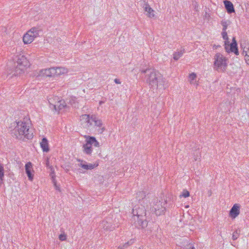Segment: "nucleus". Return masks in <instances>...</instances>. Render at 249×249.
Returning a JSON list of instances; mask_svg holds the SVG:
<instances>
[{"label":"nucleus","mask_w":249,"mask_h":249,"mask_svg":"<svg viewBox=\"0 0 249 249\" xmlns=\"http://www.w3.org/2000/svg\"><path fill=\"white\" fill-rule=\"evenodd\" d=\"M142 72L146 73L145 80L150 88L154 89L164 88L165 81L162 75L154 69H147Z\"/></svg>","instance_id":"obj_1"},{"label":"nucleus","mask_w":249,"mask_h":249,"mask_svg":"<svg viewBox=\"0 0 249 249\" xmlns=\"http://www.w3.org/2000/svg\"><path fill=\"white\" fill-rule=\"evenodd\" d=\"M16 126L12 131L13 137L16 139L24 141L30 140L33 137V133L29 129V123L24 122H16Z\"/></svg>","instance_id":"obj_2"},{"label":"nucleus","mask_w":249,"mask_h":249,"mask_svg":"<svg viewBox=\"0 0 249 249\" xmlns=\"http://www.w3.org/2000/svg\"><path fill=\"white\" fill-rule=\"evenodd\" d=\"M133 216L131 219V223L138 228H144L147 226V222L145 219L146 211L142 205L135 206L132 209Z\"/></svg>","instance_id":"obj_3"},{"label":"nucleus","mask_w":249,"mask_h":249,"mask_svg":"<svg viewBox=\"0 0 249 249\" xmlns=\"http://www.w3.org/2000/svg\"><path fill=\"white\" fill-rule=\"evenodd\" d=\"M16 62H15V72L14 75L20 74L29 66V62L27 58L21 54L16 56Z\"/></svg>","instance_id":"obj_4"},{"label":"nucleus","mask_w":249,"mask_h":249,"mask_svg":"<svg viewBox=\"0 0 249 249\" xmlns=\"http://www.w3.org/2000/svg\"><path fill=\"white\" fill-rule=\"evenodd\" d=\"M86 143L83 144V152L87 155H91L92 152V146L98 147H99V143L94 137L89 136H85Z\"/></svg>","instance_id":"obj_5"},{"label":"nucleus","mask_w":249,"mask_h":249,"mask_svg":"<svg viewBox=\"0 0 249 249\" xmlns=\"http://www.w3.org/2000/svg\"><path fill=\"white\" fill-rule=\"evenodd\" d=\"M41 32V29L38 27H33L29 30L23 36V41L24 44H30L34 39L39 36Z\"/></svg>","instance_id":"obj_6"},{"label":"nucleus","mask_w":249,"mask_h":249,"mask_svg":"<svg viewBox=\"0 0 249 249\" xmlns=\"http://www.w3.org/2000/svg\"><path fill=\"white\" fill-rule=\"evenodd\" d=\"M214 66L215 70L218 71H224L227 67L226 59L220 53L214 56Z\"/></svg>","instance_id":"obj_7"},{"label":"nucleus","mask_w":249,"mask_h":249,"mask_svg":"<svg viewBox=\"0 0 249 249\" xmlns=\"http://www.w3.org/2000/svg\"><path fill=\"white\" fill-rule=\"evenodd\" d=\"M165 204V201L161 202L160 200L159 201L158 199H156L154 202V205L151 209V212L155 213L157 215H160L164 213L165 210L164 207Z\"/></svg>","instance_id":"obj_8"},{"label":"nucleus","mask_w":249,"mask_h":249,"mask_svg":"<svg viewBox=\"0 0 249 249\" xmlns=\"http://www.w3.org/2000/svg\"><path fill=\"white\" fill-rule=\"evenodd\" d=\"M80 121L81 124L86 128H89L92 125L93 122L91 120V116L89 115L83 114L80 116Z\"/></svg>","instance_id":"obj_9"},{"label":"nucleus","mask_w":249,"mask_h":249,"mask_svg":"<svg viewBox=\"0 0 249 249\" xmlns=\"http://www.w3.org/2000/svg\"><path fill=\"white\" fill-rule=\"evenodd\" d=\"M54 71V67L42 69L39 71V75L48 77L55 76V71Z\"/></svg>","instance_id":"obj_10"},{"label":"nucleus","mask_w":249,"mask_h":249,"mask_svg":"<svg viewBox=\"0 0 249 249\" xmlns=\"http://www.w3.org/2000/svg\"><path fill=\"white\" fill-rule=\"evenodd\" d=\"M79 162H80V163L78 164V165L81 167L82 168L86 170H91L94 169L95 167H97L98 164H91L89 163L87 164V162L85 161H83L81 160H77Z\"/></svg>","instance_id":"obj_11"},{"label":"nucleus","mask_w":249,"mask_h":249,"mask_svg":"<svg viewBox=\"0 0 249 249\" xmlns=\"http://www.w3.org/2000/svg\"><path fill=\"white\" fill-rule=\"evenodd\" d=\"M240 213V206L238 204H235L230 211V215L232 218L236 217Z\"/></svg>","instance_id":"obj_12"},{"label":"nucleus","mask_w":249,"mask_h":249,"mask_svg":"<svg viewBox=\"0 0 249 249\" xmlns=\"http://www.w3.org/2000/svg\"><path fill=\"white\" fill-rule=\"evenodd\" d=\"M25 172L29 180L32 181L34 178V175L32 173L33 170L32 164L31 162H27L25 166Z\"/></svg>","instance_id":"obj_13"},{"label":"nucleus","mask_w":249,"mask_h":249,"mask_svg":"<svg viewBox=\"0 0 249 249\" xmlns=\"http://www.w3.org/2000/svg\"><path fill=\"white\" fill-rule=\"evenodd\" d=\"M143 8L144 11L147 12L146 15L149 18H152L155 16L154 11L151 8L148 3H144Z\"/></svg>","instance_id":"obj_14"},{"label":"nucleus","mask_w":249,"mask_h":249,"mask_svg":"<svg viewBox=\"0 0 249 249\" xmlns=\"http://www.w3.org/2000/svg\"><path fill=\"white\" fill-rule=\"evenodd\" d=\"M225 8L229 14H231L235 12L233 4L229 0L224 1Z\"/></svg>","instance_id":"obj_15"},{"label":"nucleus","mask_w":249,"mask_h":249,"mask_svg":"<svg viewBox=\"0 0 249 249\" xmlns=\"http://www.w3.org/2000/svg\"><path fill=\"white\" fill-rule=\"evenodd\" d=\"M40 146L43 152H48L49 151L48 142L46 138H43L40 142Z\"/></svg>","instance_id":"obj_16"},{"label":"nucleus","mask_w":249,"mask_h":249,"mask_svg":"<svg viewBox=\"0 0 249 249\" xmlns=\"http://www.w3.org/2000/svg\"><path fill=\"white\" fill-rule=\"evenodd\" d=\"M54 70L56 71L55 72V76L66 73L68 72V70L63 67H54Z\"/></svg>","instance_id":"obj_17"},{"label":"nucleus","mask_w":249,"mask_h":249,"mask_svg":"<svg viewBox=\"0 0 249 249\" xmlns=\"http://www.w3.org/2000/svg\"><path fill=\"white\" fill-rule=\"evenodd\" d=\"M91 120L94 124V125L99 127L102 126V122L101 120L99 119L95 115L91 116Z\"/></svg>","instance_id":"obj_18"},{"label":"nucleus","mask_w":249,"mask_h":249,"mask_svg":"<svg viewBox=\"0 0 249 249\" xmlns=\"http://www.w3.org/2000/svg\"><path fill=\"white\" fill-rule=\"evenodd\" d=\"M222 35L223 38L226 40L225 49L227 52H228V48L229 46V41H227L229 39V38H228L226 31H222Z\"/></svg>","instance_id":"obj_19"},{"label":"nucleus","mask_w":249,"mask_h":249,"mask_svg":"<svg viewBox=\"0 0 249 249\" xmlns=\"http://www.w3.org/2000/svg\"><path fill=\"white\" fill-rule=\"evenodd\" d=\"M237 44H235V43H231L230 44V48L228 49V52L230 50L231 52L234 53L236 55H238L239 54L238 49H237Z\"/></svg>","instance_id":"obj_20"},{"label":"nucleus","mask_w":249,"mask_h":249,"mask_svg":"<svg viewBox=\"0 0 249 249\" xmlns=\"http://www.w3.org/2000/svg\"><path fill=\"white\" fill-rule=\"evenodd\" d=\"M185 50L183 49L181 50L180 51L175 53L173 57L174 59L175 60H178L180 57H181L182 56Z\"/></svg>","instance_id":"obj_21"},{"label":"nucleus","mask_w":249,"mask_h":249,"mask_svg":"<svg viewBox=\"0 0 249 249\" xmlns=\"http://www.w3.org/2000/svg\"><path fill=\"white\" fill-rule=\"evenodd\" d=\"M58 100L59 97L56 96L49 98V99H48V101L50 105V107H52L53 106V105L56 103V101Z\"/></svg>","instance_id":"obj_22"},{"label":"nucleus","mask_w":249,"mask_h":249,"mask_svg":"<svg viewBox=\"0 0 249 249\" xmlns=\"http://www.w3.org/2000/svg\"><path fill=\"white\" fill-rule=\"evenodd\" d=\"M146 195L145 193L143 191H140L137 193V199L139 200V201L141 200V199H142L145 198Z\"/></svg>","instance_id":"obj_23"},{"label":"nucleus","mask_w":249,"mask_h":249,"mask_svg":"<svg viewBox=\"0 0 249 249\" xmlns=\"http://www.w3.org/2000/svg\"><path fill=\"white\" fill-rule=\"evenodd\" d=\"M66 106V104L64 100H61L59 103L58 108H57V111H59L60 110L65 108Z\"/></svg>","instance_id":"obj_24"},{"label":"nucleus","mask_w":249,"mask_h":249,"mask_svg":"<svg viewBox=\"0 0 249 249\" xmlns=\"http://www.w3.org/2000/svg\"><path fill=\"white\" fill-rule=\"evenodd\" d=\"M133 243V241L131 240L130 241L127 242V243H125L124 245H123V247H122V246H120L119 247H118V249H124V248H127L128 246H129L130 245H131L132 243Z\"/></svg>","instance_id":"obj_25"},{"label":"nucleus","mask_w":249,"mask_h":249,"mask_svg":"<svg viewBox=\"0 0 249 249\" xmlns=\"http://www.w3.org/2000/svg\"><path fill=\"white\" fill-rule=\"evenodd\" d=\"M46 165L47 167L50 168L51 169V175H53V174L54 173V169L53 168V167L52 166H50V163H49V160L48 158H47V160H46Z\"/></svg>","instance_id":"obj_26"},{"label":"nucleus","mask_w":249,"mask_h":249,"mask_svg":"<svg viewBox=\"0 0 249 249\" xmlns=\"http://www.w3.org/2000/svg\"><path fill=\"white\" fill-rule=\"evenodd\" d=\"M196 75L194 73H192L189 75L190 82L191 84L193 83V81L196 79Z\"/></svg>","instance_id":"obj_27"},{"label":"nucleus","mask_w":249,"mask_h":249,"mask_svg":"<svg viewBox=\"0 0 249 249\" xmlns=\"http://www.w3.org/2000/svg\"><path fill=\"white\" fill-rule=\"evenodd\" d=\"M105 222H103V228L106 230H109V231H112L114 227H112L111 226H110L109 225H106Z\"/></svg>","instance_id":"obj_28"},{"label":"nucleus","mask_w":249,"mask_h":249,"mask_svg":"<svg viewBox=\"0 0 249 249\" xmlns=\"http://www.w3.org/2000/svg\"><path fill=\"white\" fill-rule=\"evenodd\" d=\"M239 235V233L238 232V231L236 230L235 231L233 232L232 236V238L233 240H236Z\"/></svg>","instance_id":"obj_29"},{"label":"nucleus","mask_w":249,"mask_h":249,"mask_svg":"<svg viewBox=\"0 0 249 249\" xmlns=\"http://www.w3.org/2000/svg\"><path fill=\"white\" fill-rule=\"evenodd\" d=\"M61 100L59 98V100L56 101V103L51 108H53L55 111H57V108H58L59 103Z\"/></svg>","instance_id":"obj_30"},{"label":"nucleus","mask_w":249,"mask_h":249,"mask_svg":"<svg viewBox=\"0 0 249 249\" xmlns=\"http://www.w3.org/2000/svg\"><path fill=\"white\" fill-rule=\"evenodd\" d=\"M221 24L223 26L222 31H226L228 24L226 21H222Z\"/></svg>","instance_id":"obj_31"},{"label":"nucleus","mask_w":249,"mask_h":249,"mask_svg":"<svg viewBox=\"0 0 249 249\" xmlns=\"http://www.w3.org/2000/svg\"><path fill=\"white\" fill-rule=\"evenodd\" d=\"M52 178H53V176H52ZM53 178V182L54 186H55V189L60 192H61V189H60V187L58 186L57 185L56 182L54 180V178Z\"/></svg>","instance_id":"obj_32"},{"label":"nucleus","mask_w":249,"mask_h":249,"mask_svg":"<svg viewBox=\"0 0 249 249\" xmlns=\"http://www.w3.org/2000/svg\"><path fill=\"white\" fill-rule=\"evenodd\" d=\"M190 195L189 192L187 190H183L181 196H183L184 197H187L189 196Z\"/></svg>","instance_id":"obj_33"},{"label":"nucleus","mask_w":249,"mask_h":249,"mask_svg":"<svg viewBox=\"0 0 249 249\" xmlns=\"http://www.w3.org/2000/svg\"><path fill=\"white\" fill-rule=\"evenodd\" d=\"M67 239L66 235L64 233L61 234L59 236V239L61 241H65Z\"/></svg>","instance_id":"obj_34"},{"label":"nucleus","mask_w":249,"mask_h":249,"mask_svg":"<svg viewBox=\"0 0 249 249\" xmlns=\"http://www.w3.org/2000/svg\"><path fill=\"white\" fill-rule=\"evenodd\" d=\"M243 54L245 55V60L247 61L248 59H249V51L247 52L245 50L243 51Z\"/></svg>","instance_id":"obj_35"},{"label":"nucleus","mask_w":249,"mask_h":249,"mask_svg":"<svg viewBox=\"0 0 249 249\" xmlns=\"http://www.w3.org/2000/svg\"><path fill=\"white\" fill-rule=\"evenodd\" d=\"M186 249H195V247L192 244H189L187 245Z\"/></svg>","instance_id":"obj_36"},{"label":"nucleus","mask_w":249,"mask_h":249,"mask_svg":"<svg viewBox=\"0 0 249 249\" xmlns=\"http://www.w3.org/2000/svg\"><path fill=\"white\" fill-rule=\"evenodd\" d=\"M114 82L116 83V84H121V81H120L119 79H117V78H116L114 79Z\"/></svg>","instance_id":"obj_37"},{"label":"nucleus","mask_w":249,"mask_h":249,"mask_svg":"<svg viewBox=\"0 0 249 249\" xmlns=\"http://www.w3.org/2000/svg\"><path fill=\"white\" fill-rule=\"evenodd\" d=\"M231 43H235V44H237V42L236 41V40H235V38L234 37H233L232 38V41Z\"/></svg>","instance_id":"obj_38"},{"label":"nucleus","mask_w":249,"mask_h":249,"mask_svg":"<svg viewBox=\"0 0 249 249\" xmlns=\"http://www.w3.org/2000/svg\"><path fill=\"white\" fill-rule=\"evenodd\" d=\"M247 63L249 65V59H248V60L246 61Z\"/></svg>","instance_id":"obj_39"},{"label":"nucleus","mask_w":249,"mask_h":249,"mask_svg":"<svg viewBox=\"0 0 249 249\" xmlns=\"http://www.w3.org/2000/svg\"><path fill=\"white\" fill-rule=\"evenodd\" d=\"M103 103H104V102H102V101H100V104H102Z\"/></svg>","instance_id":"obj_40"},{"label":"nucleus","mask_w":249,"mask_h":249,"mask_svg":"<svg viewBox=\"0 0 249 249\" xmlns=\"http://www.w3.org/2000/svg\"><path fill=\"white\" fill-rule=\"evenodd\" d=\"M104 127H103V128H102V132H103V131H104Z\"/></svg>","instance_id":"obj_41"}]
</instances>
